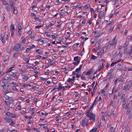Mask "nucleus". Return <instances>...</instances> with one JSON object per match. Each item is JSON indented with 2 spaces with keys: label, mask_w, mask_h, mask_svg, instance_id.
Returning <instances> with one entry per match:
<instances>
[{
  "label": "nucleus",
  "mask_w": 132,
  "mask_h": 132,
  "mask_svg": "<svg viewBox=\"0 0 132 132\" xmlns=\"http://www.w3.org/2000/svg\"><path fill=\"white\" fill-rule=\"evenodd\" d=\"M116 38V37L113 38L112 40L108 42L109 45L115 46L117 42V41L115 40Z\"/></svg>",
  "instance_id": "obj_4"
},
{
  "label": "nucleus",
  "mask_w": 132,
  "mask_h": 132,
  "mask_svg": "<svg viewBox=\"0 0 132 132\" xmlns=\"http://www.w3.org/2000/svg\"><path fill=\"white\" fill-rule=\"evenodd\" d=\"M61 83L60 82L58 83V86L59 87H57V89L58 90H60L62 89V88H63V87L61 85Z\"/></svg>",
  "instance_id": "obj_17"
},
{
  "label": "nucleus",
  "mask_w": 132,
  "mask_h": 132,
  "mask_svg": "<svg viewBox=\"0 0 132 132\" xmlns=\"http://www.w3.org/2000/svg\"><path fill=\"white\" fill-rule=\"evenodd\" d=\"M10 30L12 31H13V30H14V26L13 24H11L10 27Z\"/></svg>",
  "instance_id": "obj_19"
},
{
  "label": "nucleus",
  "mask_w": 132,
  "mask_h": 132,
  "mask_svg": "<svg viewBox=\"0 0 132 132\" xmlns=\"http://www.w3.org/2000/svg\"><path fill=\"white\" fill-rule=\"evenodd\" d=\"M4 74V72L3 71L0 72V77H1L2 75Z\"/></svg>",
  "instance_id": "obj_40"
},
{
  "label": "nucleus",
  "mask_w": 132,
  "mask_h": 132,
  "mask_svg": "<svg viewBox=\"0 0 132 132\" xmlns=\"http://www.w3.org/2000/svg\"><path fill=\"white\" fill-rule=\"evenodd\" d=\"M131 110V109H128L126 112L127 114H128L129 113V112H130V111Z\"/></svg>",
  "instance_id": "obj_49"
},
{
  "label": "nucleus",
  "mask_w": 132,
  "mask_h": 132,
  "mask_svg": "<svg viewBox=\"0 0 132 132\" xmlns=\"http://www.w3.org/2000/svg\"><path fill=\"white\" fill-rule=\"evenodd\" d=\"M79 63V62H74L73 63V64L75 66L77 65Z\"/></svg>",
  "instance_id": "obj_29"
},
{
  "label": "nucleus",
  "mask_w": 132,
  "mask_h": 132,
  "mask_svg": "<svg viewBox=\"0 0 132 132\" xmlns=\"http://www.w3.org/2000/svg\"><path fill=\"white\" fill-rule=\"evenodd\" d=\"M11 115L10 116V117H15L16 116L15 114H13L12 113Z\"/></svg>",
  "instance_id": "obj_63"
},
{
  "label": "nucleus",
  "mask_w": 132,
  "mask_h": 132,
  "mask_svg": "<svg viewBox=\"0 0 132 132\" xmlns=\"http://www.w3.org/2000/svg\"><path fill=\"white\" fill-rule=\"evenodd\" d=\"M117 79H118V81L121 82L123 81V77H121Z\"/></svg>",
  "instance_id": "obj_18"
},
{
  "label": "nucleus",
  "mask_w": 132,
  "mask_h": 132,
  "mask_svg": "<svg viewBox=\"0 0 132 132\" xmlns=\"http://www.w3.org/2000/svg\"><path fill=\"white\" fill-rule=\"evenodd\" d=\"M114 77V76L113 75H110L109 77V79L110 80H111V79H112Z\"/></svg>",
  "instance_id": "obj_23"
},
{
  "label": "nucleus",
  "mask_w": 132,
  "mask_h": 132,
  "mask_svg": "<svg viewBox=\"0 0 132 132\" xmlns=\"http://www.w3.org/2000/svg\"><path fill=\"white\" fill-rule=\"evenodd\" d=\"M43 27V25H40L39 26H36L35 28L39 29L40 28L42 27Z\"/></svg>",
  "instance_id": "obj_45"
},
{
  "label": "nucleus",
  "mask_w": 132,
  "mask_h": 132,
  "mask_svg": "<svg viewBox=\"0 0 132 132\" xmlns=\"http://www.w3.org/2000/svg\"><path fill=\"white\" fill-rule=\"evenodd\" d=\"M86 118H83L81 121V125L82 126L84 127L85 125V120Z\"/></svg>",
  "instance_id": "obj_12"
},
{
  "label": "nucleus",
  "mask_w": 132,
  "mask_h": 132,
  "mask_svg": "<svg viewBox=\"0 0 132 132\" xmlns=\"http://www.w3.org/2000/svg\"><path fill=\"white\" fill-rule=\"evenodd\" d=\"M6 115L10 117V116L11 115L12 113H10L9 112H7L6 113Z\"/></svg>",
  "instance_id": "obj_22"
},
{
  "label": "nucleus",
  "mask_w": 132,
  "mask_h": 132,
  "mask_svg": "<svg viewBox=\"0 0 132 132\" xmlns=\"http://www.w3.org/2000/svg\"><path fill=\"white\" fill-rule=\"evenodd\" d=\"M22 79L24 80H27L28 79L27 76L25 75H23L22 77Z\"/></svg>",
  "instance_id": "obj_24"
},
{
  "label": "nucleus",
  "mask_w": 132,
  "mask_h": 132,
  "mask_svg": "<svg viewBox=\"0 0 132 132\" xmlns=\"http://www.w3.org/2000/svg\"><path fill=\"white\" fill-rule=\"evenodd\" d=\"M81 70L78 68H77L76 69L75 71L77 72V73H79V71Z\"/></svg>",
  "instance_id": "obj_46"
},
{
  "label": "nucleus",
  "mask_w": 132,
  "mask_h": 132,
  "mask_svg": "<svg viewBox=\"0 0 132 132\" xmlns=\"http://www.w3.org/2000/svg\"><path fill=\"white\" fill-rule=\"evenodd\" d=\"M102 34L101 33H100L99 34H98L97 35H96V37H98L100 36H101L102 35Z\"/></svg>",
  "instance_id": "obj_51"
},
{
  "label": "nucleus",
  "mask_w": 132,
  "mask_h": 132,
  "mask_svg": "<svg viewBox=\"0 0 132 132\" xmlns=\"http://www.w3.org/2000/svg\"><path fill=\"white\" fill-rule=\"evenodd\" d=\"M86 114L87 117L89 118L90 120H92L93 121H95V116L90 112V110H88L86 113Z\"/></svg>",
  "instance_id": "obj_1"
},
{
  "label": "nucleus",
  "mask_w": 132,
  "mask_h": 132,
  "mask_svg": "<svg viewBox=\"0 0 132 132\" xmlns=\"http://www.w3.org/2000/svg\"><path fill=\"white\" fill-rule=\"evenodd\" d=\"M3 4L4 5H6L7 4H8L7 2L5 1H3L2 2Z\"/></svg>",
  "instance_id": "obj_30"
},
{
  "label": "nucleus",
  "mask_w": 132,
  "mask_h": 132,
  "mask_svg": "<svg viewBox=\"0 0 132 132\" xmlns=\"http://www.w3.org/2000/svg\"><path fill=\"white\" fill-rule=\"evenodd\" d=\"M11 80V78L9 77L5 76L3 79L2 81L3 84L7 83L9 82Z\"/></svg>",
  "instance_id": "obj_5"
},
{
  "label": "nucleus",
  "mask_w": 132,
  "mask_h": 132,
  "mask_svg": "<svg viewBox=\"0 0 132 132\" xmlns=\"http://www.w3.org/2000/svg\"><path fill=\"white\" fill-rule=\"evenodd\" d=\"M30 16L31 17L35 16L36 15L34 13H31L30 14Z\"/></svg>",
  "instance_id": "obj_36"
},
{
  "label": "nucleus",
  "mask_w": 132,
  "mask_h": 132,
  "mask_svg": "<svg viewBox=\"0 0 132 132\" xmlns=\"http://www.w3.org/2000/svg\"><path fill=\"white\" fill-rule=\"evenodd\" d=\"M57 86H55L54 88H53L52 90H51V91H53L55 89H57Z\"/></svg>",
  "instance_id": "obj_52"
},
{
  "label": "nucleus",
  "mask_w": 132,
  "mask_h": 132,
  "mask_svg": "<svg viewBox=\"0 0 132 132\" xmlns=\"http://www.w3.org/2000/svg\"><path fill=\"white\" fill-rule=\"evenodd\" d=\"M97 57L93 55H92L91 59H96Z\"/></svg>",
  "instance_id": "obj_47"
},
{
  "label": "nucleus",
  "mask_w": 132,
  "mask_h": 132,
  "mask_svg": "<svg viewBox=\"0 0 132 132\" xmlns=\"http://www.w3.org/2000/svg\"><path fill=\"white\" fill-rule=\"evenodd\" d=\"M80 74L79 73H77V74L76 76V78H79L80 76Z\"/></svg>",
  "instance_id": "obj_50"
},
{
  "label": "nucleus",
  "mask_w": 132,
  "mask_h": 132,
  "mask_svg": "<svg viewBox=\"0 0 132 132\" xmlns=\"http://www.w3.org/2000/svg\"><path fill=\"white\" fill-rule=\"evenodd\" d=\"M128 52V49L127 47H126L125 49L124 52V53L125 54H127Z\"/></svg>",
  "instance_id": "obj_27"
},
{
  "label": "nucleus",
  "mask_w": 132,
  "mask_h": 132,
  "mask_svg": "<svg viewBox=\"0 0 132 132\" xmlns=\"http://www.w3.org/2000/svg\"><path fill=\"white\" fill-rule=\"evenodd\" d=\"M81 78L83 80H85V78L84 76H83L82 75L81 77Z\"/></svg>",
  "instance_id": "obj_54"
},
{
  "label": "nucleus",
  "mask_w": 132,
  "mask_h": 132,
  "mask_svg": "<svg viewBox=\"0 0 132 132\" xmlns=\"http://www.w3.org/2000/svg\"><path fill=\"white\" fill-rule=\"evenodd\" d=\"M13 13L16 15H17L18 13V11L16 9H13Z\"/></svg>",
  "instance_id": "obj_20"
},
{
  "label": "nucleus",
  "mask_w": 132,
  "mask_h": 132,
  "mask_svg": "<svg viewBox=\"0 0 132 132\" xmlns=\"http://www.w3.org/2000/svg\"><path fill=\"white\" fill-rule=\"evenodd\" d=\"M74 60L75 62H78L79 61V62H80V60L78 59V56L75 57L74 58Z\"/></svg>",
  "instance_id": "obj_16"
},
{
  "label": "nucleus",
  "mask_w": 132,
  "mask_h": 132,
  "mask_svg": "<svg viewBox=\"0 0 132 132\" xmlns=\"http://www.w3.org/2000/svg\"><path fill=\"white\" fill-rule=\"evenodd\" d=\"M70 85L68 86H66L64 87H63V90H64L65 88H70Z\"/></svg>",
  "instance_id": "obj_33"
},
{
  "label": "nucleus",
  "mask_w": 132,
  "mask_h": 132,
  "mask_svg": "<svg viewBox=\"0 0 132 132\" xmlns=\"http://www.w3.org/2000/svg\"><path fill=\"white\" fill-rule=\"evenodd\" d=\"M10 7L11 9H15V7L14 6L13 4H10Z\"/></svg>",
  "instance_id": "obj_26"
},
{
  "label": "nucleus",
  "mask_w": 132,
  "mask_h": 132,
  "mask_svg": "<svg viewBox=\"0 0 132 132\" xmlns=\"http://www.w3.org/2000/svg\"><path fill=\"white\" fill-rule=\"evenodd\" d=\"M9 59V56L8 55L5 56L4 59V61L5 62L7 61Z\"/></svg>",
  "instance_id": "obj_14"
},
{
  "label": "nucleus",
  "mask_w": 132,
  "mask_h": 132,
  "mask_svg": "<svg viewBox=\"0 0 132 132\" xmlns=\"http://www.w3.org/2000/svg\"><path fill=\"white\" fill-rule=\"evenodd\" d=\"M12 76L15 78H17V76L16 75V73H14L13 74V75H12Z\"/></svg>",
  "instance_id": "obj_38"
},
{
  "label": "nucleus",
  "mask_w": 132,
  "mask_h": 132,
  "mask_svg": "<svg viewBox=\"0 0 132 132\" xmlns=\"http://www.w3.org/2000/svg\"><path fill=\"white\" fill-rule=\"evenodd\" d=\"M90 6V5L89 4L87 5L84 6L85 7L86 9H88Z\"/></svg>",
  "instance_id": "obj_41"
},
{
  "label": "nucleus",
  "mask_w": 132,
  "mask_h": 132,
  "mask_svg": "<svg viewBox=\"0 0 132 132\" xmlns=\"http://www.w3.org/2000/svg\"><path fill=\"white\" fill-rule=\"evenodd\" d=\"M113 101L112 100L110 102V105L113 107L114 106V105L113 104Z\"/></svg>",
  "instance_id": "obj_39"
},
{
  "label": "nucleus",
  "mask_w": 132,
  "mask_h": 132,
  "mask_svg": "<svg viewBox=\"0 0 132 132\" xmlns=\"http://www.w3.org/2000/svg\"><path fill=\"white\" fill-rule=\"evenodd\" d=\"M3 84L1 86L3 87V88L5 89H7L9 86L7 84H6L5 83Z\"/></svg>",
  "instance_id": "obj_7"
},
{
  "label": "nucleus",
  "mask_w": 132,
  "mask_h": 132,
  "mask_svg": "<svg viewBox=\"0 0 132 132\" xmlns=\"http://www.w3.org/2000/svg\"><path fill=\"white\" fill-rule=\"evenodd\" d=\"M96 129H93L91 130L89 132H96Z\"/></svg>",
  "instance_id": "obj_43"
},
{
  "label": "nucleus",
  "mask_w": 132,
  "mask_h": 132,
  "mask_svg": "<svg viewBox=\"0 0 132 132\" xmlns=\"http://www.w3.org/2000/svg\"><path fill=\"white\" fill-rule=\"evenodd\" d=\"M24 60L26 61V62H27V63H28L29 62V60H28V58L27 57H24Z\"/></svg>",
  "instance_id": "obj_35"
},
{
  "label": "nucleus",
  "mask_w": 132,
  "mask_h": 132,
  "mask_svg": "<svg viewBox=\"0 0 132 132\" xmlns=\"http://www.w3.org/2000/svg\"><path fill=\"white\" fill-rule=\"evenodd\" d=\"M104 15V13L103 12L101 14H100L98 15V17L99 18H101Z\"/></svg>",
  "instance_id": "obj_34"
},
{
  "label": "nucleus",
  "mask_w": 132,
  "mask_h": 132,
  "mask_svg": "<svg viewBox=\"0 0 132 132\" xmlns=\"http://www.w3.org/2000/svg\"><path fill=\"white\" fill-rule=\"evenodd\" d=\"M116 56V54H113L112 56V60L114 59L115 58Z\"/></svg>",
  "instance_id": "obj_61"
},
{
  "label": "nucleus",
  "mask_w": 132,
  "mask_h": 132,
  "mask_svg": "<svg viewBox=\"0 0 132 132\" xmlns=\"http://www.w3.org/2000/svg\"><path fill=\"white\" fill-rule=\"evenodd\" d=\"M1 39L2 41L3 42V43L4 44V34L3 32H2L1 34Z\"/></svg>",
  "instance_id": "obj_6"
},
{
  "label": "nucleus",
  "mask_w": 132,
  "mask_h": 132,
  "mask_svg": "<svg viewBox=\"0 0 132 132\" xmlns=\"http://www.w3.org/2000/svg\"><path fill=\"white\" fill-rule=\"evenodd\" d=\"M103 67V66H101V65H100V66L99 68L98 69V71H100L101 69Z\"/></svg>",
  "instance_id": "obj_62"
},
{
  "label": "nucleus",
  "mask_w": 132,
  "mask_h": 132,
  "mask_svg": "<svg viewBox=\"0 0 132 132\" xmlns=\"http://www.w3.org/2000/svg\"><path fill=\"white\" fill-rule=\"evenodd\" d=\"M97 103V100H94V102H93V104H94V105H95Z\"/></svg>",
  "instance_id": "obj_58"
},
{
  "label": "nucleus",
  "mask_w": 132,
  "mask_h": 132,
  "mask_svg": "<svg viewBox=\"0 0 132 132\" xmlns=\"http://www.w3.org/2000/svg\"><path fill=\"white\" fill-rule=\"evenodd\" d=\"M15 66V65H13L12 67H10L9 69L10 70H13V69H12L14 68V67Z\"/></svg>",
  "instance_id": "obj_57"
},
{
  "label": "nucleus",
  "mask_w": 132,
  "mask_h": 132,
  "mask_svg": "<svg viewBox=\"0 0 132 132\" xmlns=\"http://www.w3.org/2000/svg\"><path fill=\"white\" fill-rule=\"evenodd\" d=\"M31 49V47L27 48H26V52H28Z\"/></svg>",
  "instance_id": "obj_48"
},
{
  "label": "nucleus",
  "mask_w": 132,
  "mask_h": 132,
  "mask_svg": "<svg viewBox=\"0 0 132 132\" xmlns=\"http://www.w3.org/2000/svg\"><path fill=\"white\" fill-rule=\"evenodd\" d=\"M12 89L14 90L15 91H18V89L17 88H16V87L15 86H12Z\"/></svg>",
  "instance_id": "obj_32"
},
{
  "label": "nucleus",
  "mask_w": 132,
  "mask_h": 132,
  "mask_svg": "<svg viewBox=\"0 0 132 132\" xmlns=\"http://www.w3.org/2000/svg\"><path fill=\"white\" fill-rule=\"evenodd\" d=\"M16 108L18 110H21V107L20 105H18L16 107Z\"/></svg>",
  "instance_id": "obj_25"
},
{
  "label": "nucleus",
  "mask_w": 132,
  "mask_h": 132,
  "mask_svg": "<svg viewBox=\"0 0 132 132\" xmlns=\"http://www.w3.org/2000/svg\"><path fill=\"white\" fill-rule=\"evenodd\" d=\"M15 124V122L14 121H13L12 120H11V121L10 122V125L12 126L13 125H14Z\"/></svg>",
  "instance_id": "obj_31"
},
{
  "label": "nucleus",
  "mask_w": 132,
  "mask_h": 132,
  "mask_svg": "<svg viewBox=\"0 0 132 132\" xmlns=\"http://www.w3.org/2000/svg\"><path fill=\"white\" fill-rule=\"evenodd\" d=\"M20 54L19 52H16L13 54V57L15 58H17Z\"/></svg>",
  "instance_id": "obj_13"
},
{
  "label": "nucleus",
  "mask_w": 132,
  "mask_h": 132,
  "mask_svg": "<svg viewBox=\"0 0 132 132\" xmlns=\"http://www.w3.org/2000/svg\"><path fill=\"white\" fill-rule=\"evenodd\" d=\"M12 70H8L7 72L8 73L9 75L12 76L13 75V74L14 73V72H13L11 71Z\"/></svg>",
  "instance_id": "obj_15"
},
{
  "label": "nucleus",
  "mask_w": 132,
  "mask_h": 132,
  "mask_svg": "<svg viewBox=\"0 0 132 132\" xmlns=\"http://www.w3.org/2000/svg\"><path fill=\"white\" fill-rule=\"evenodd\" d=\"M128 52L129 53H132V46H131L130 49V50Z\"/></svg>",
  "instance_id": "obj_60"
},
{
  "label": "nucleus",
  "mask_w": 132,
  "mask_h": 132,
  "mask_svg": "<svg viewBox=\"0 0 132 132\" xmlns=\"http://www.w3.org/2000/svg\"><path fill=\"white\" fill-rule=\"evenodd\" d=\"M106 90V88H104L102 89H101V93H103L104 92H105Z\"/></svg>",
  "instance_id": "obj_44"
},
{
  "label": "nucleus",
  "mask_w": 132,
  "mask_h": 132,
  "mask_svg": "<svg viewBox=\"0 0 132 132\" xmlns=\"http://www.w3.org/2000/svg\"><path fill=\"white\" fill-rule=\"evenodd\" d=\"M127 114L129 115L128 118L129 119H131L132 117V112L130 113H129L128 114Z\"/></svg>",
  "instance_id": "obj_28"
},
{
  "label": "nucleus",
  "mask_w": 132,
  "mask_h": 132,
  "mask_svg": "<svg viewBox=\"0 0 132 132\" xmlns=\"http://www.w3.org/2000/svg\"><path fill=\"white\" fill-rule=\"evenodd\" d=\"M5 9L7 12H10V9L9 4L5 5Z\"/></svg>",
  "instance_id": "obj_9"
},
{
  "label": "nucleus",
  "mask_w": 132,
  "mask_h": 132,
  "mask_svg": "<svg viewBox=\"0 0 132 132\" xmlns=\"http://www.w3.org/2000/svg\"><path fill=\"white\" fill-rule=\"evenodd\" d=\"M129 100H130V102H132V95L129 97Z\"/></svg>",
  "instance_id": "obj_64"
},
{
  "label": "nucleus",
  "mask_w": 132,
  "mask_h": 132,
  "mask_svg": "<svg viewBox=\"0 0 132 132\" xmlns=\"http://www.w3.org/2000/svg\"><path fill=\"white\" fill-rule=\"evenodd\" d=\"M11 47L10 46H8L7 48V51L8 53L9 54L11 52Z\"/></svg>",
  "instance_id": "obj_10"
},
{
  "label": "nucleus",
  "mask_w": 132,
  "mask_h": 132,
  "mask_svg": "<svg viewBox=\"0 0 132 132\" xmlns=\"http://www.w3.org/2000/svg\"><path fill=\"white\" fill-rule=\"evenodd\" d=\"M21 44L19 43H17L14 45L13 49L16 51H20L21 49Z\"/></svg>",
  "instance_id": "obj_3"
},
{
  "label": "nucleus",
  "mask_w": 132,
  "mask_h": 132,
  "mask_svg": "<svg viewBox=\"0 0 132 132\" xmlns=\"http://www.w3.org/2000/svg\"><path fill=\"white\" fill-rule=\"evenodd\" d=\"M18 32L19 34H21V30L22 29V27H21L19 26L18 27Z\"/></svg>",
  "instance_id": "obj_21"
},
{
  "label": "nucleus",
  "mask_w": 132,
  "mask_h": 132,
  "mask_svg": "<svg viewBox=\"0 0 132 132\" xmlns=\"http://www.w3.org/2000/svg\"><path fill=\"white\" fill-rule=\"evenodd\" d=\"M122 51L120 50L119 52V53L118 54V56H120L121 55V54H122Z\"/></svg>",
  "instance_id": "obj_42"
},
{
  "label": "nucleus",
  "mask_w": 132,
  "mask_h": 132,
  "mask_svg": "<svg viewBox=\"0 0 132 132\" xmlns=\"http://www.w3.org/2000/svg\"><path fill=\"white\" fill-rule=\"evenodd\" d=\"M93 71L92 69H90L88 71L86 72V75H89L92 73Z\"/></svg>",
  "instance_id": "obj_11"
},
{
  "label": "nucleus",
  "mask_w": 132,
  "mask_h": 132,
  "mask_svg": "<svg viewBox=\"0 0 132 132\" xmlns=\"http://www.w3.org/2000/svg\"><path fill=\"white\" fill-rule=\"evenodd\" d=\"M26 39L25 38H24L23 40L21 42L23 44H24L26 43Z\"/></svg>",
  "instance_id": "obj_37"
},
{
  "label": "nucleus",
  "mask_w": 132,
  "mask_h": 132,
  "mask_svg": "<svg viewBox=\"0 0 132 132\" xmlns=\"http://www.w3.org/2000/svg\"><path fill=\"white\" fill-rule=\"evenodd\" d=\"M132 85V80H131L128 81L127 83V84L124 86L123 90H129Z\"/></svg>",
  "instance_id": "obj_2"
},
{
  "label": "nucleus",
  "mask_w": 132,
  "mask_h": 132,
  "mask_svg": "<svg viewBox=\"0 0 132 132\" xmlns=\"http://www.w3.org/2000/svg\"><path fill=\"white\" fill-rule=\"evenodd\" d=\"M117 63V62H113L112 63H111V66H113V65H114L115 64H116Z\"/></svg>",
  "instance_id": "obj_53"
},
{
  "label": "nucleus",
  "mask_w": 132,
  "mask_h": 132,
  "mask_svg": "<svg viewBox=\"0 0 132 132\" xmlns=\"http://www.w3.org/2000/svg\"><path fill=\"white\" fill-rule=\"evenodd\" d=\"M57 37V36H56L54 35H52V38L53 39H55Z\"/></svg>",
  "instance_id": "obj_59"
},
{
  "label": "nucleus",
  "mask_w": 132,
  "mask_h": 132,
  "mask_svg": "<svg viewBox=\"0 0 132 132\" xmlns=\"http://www.w3.org/2000/svg\"><path fill=\"white\" fill-rule=\"evenodd\" d=\"M95 10L97 11L99 13H101L102 12V11L101 10H100V11L98 10V7Z\"/></svg>",
  "instance_id": "obj_55"
},
{
  "label": "nucleus",
  "mask_w": 132,
  "mask_h": 132,
  "mask_svg": "<svg viewBox=\"0 0 132 132\" xmlns=\"http://www.w3.org/2000/svg\"><path fill=\"white\" fill-rule=\"evenodd\" d=\"M4 119L8 122H10L12 120V119L11 118L7 117L6 116L4 117Z\"/></svg>",
  "instance_id": "obj_8"
},
{
  "label": "nucleus",
  "mask_w": 132,
  "mask_h": 132,
  "mask_svg": "<svg viewBox=\"0 0 132 132\" xmlns=\"http://www.w3.org/2000/svg\"><path fill=\"white\" fill-rule=\"evenodd\" d=\"M117 98V95L116 94H115L113 95V99H116Z\"/></svg>",
  "instance_id": "obj_56"
}]
</instances>
